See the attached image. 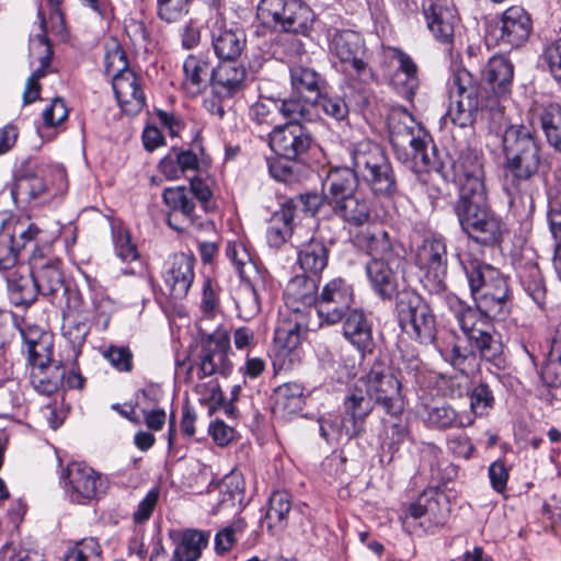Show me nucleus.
<instances>
[{
  "label": "nucleus",
  "mask_w": 561,
  "mask_h": 561,
  "mask_svg": "<svg viewBox=\"0 0 561 561\" xmlns=\"http://www.w3.org/2000/svg\"><path fill=\"white\" fill-rule=\"evenodd\" d=\"M531 30L530 15L524 8L514 5L506 9L501 20L490 27L486 38L503 49H512L522 46L528 39Z\"/></svg>",
  "instance_id": "ddd939ff"
},
{
  "label": "nucleus",
  "mask_w": 561,
  "mask_h": 561,
  "mask_svg": "<svg viewBox=\"0 0 561 561\" xmlns=\"http://www.w3.org/2000/svg\"><path fill=\"white\" fill-rule=\"evenodd\" d=\"M541 376L548 386H561V325L557 328L552 337L549 357L542 367Z\"/></svg>",
  "instance_id": "8fccbe9b"
},
{
  "label": "nucleus",
  "mask_w": 561,
  "mask_h": 561,
  "mask_svg": "<svg viewBox=\"0 0 561 561\" xmlns=\"http://www.w3.org/2000/svg\"><path fill=\"white\" fill-rule=\"evenodd\" d=\"M330 51L343 65L348 87L356 92L355 105L363 110L369 104L367 85L374 78L373 70L365 61V42L359 33L352 30L335 31L330 39Z\"/></svg>",
  "instance_id": "423d86ee"
},
{
  "label": "nucleus",
  "mask_w": 561,
  "mask_h": 561,
  "mask_svg": "<svg viewBox=\"0 0 561 561\" xmlns=\"http://www.w3.org/2000/svg\"><path fill=\"white\" fill-rule=\"evenodd\" d=\"M449 107L447 116L460 128L473 126L480 108V88L472 75L461 68L448 81Z\"/></svg>",
  "instance_id": "9d476101"
},
{
  "label": "nucleus",
  "mask_w": 561,
  "mask_h": 561,
  "mask_svg": "<svg viewBox=\"0 0 561 561\" xmlns=\"http://www.w3.org/2000/svg\"><path fill=\"white\" fill-rule=\"evenodd\" d=\"M112 237L117 255L125 262H131L138 257L136 245L130 240V234L119 222H112Z\"/></svg>",
  "instance_id": "4d7b16f0"
},
{
  "label": "nucleus",
  "mask_w": 561,
  "mask_h": 561,
  "mask_svg": "<svg viewBox=\"0 0 561 561\" xmlns=\"http://www.w3.org/2000/svg\"><path fill=\"white\" fill-rule=\"evenodd\" d=\"M396 312L401 329L421 344L436 339V320L430 305L413 290L396 295Z\"/></svg>",
  "instance_id": "0eeeda50"
},
{
  "label": "nucleus",
  "mask_w": 561,
  "mask_h": 561,
  "mask_svg": "<svg viewBox=\"0 0 561 561\" xmlns=\"http://www.w3.org/2000/svg\"><path fill=\"white\" fill-rule=\"evenodd\" d=\"M190 0H165L158 3V15L168 23L180 21L188 12Z\"/></svg>",
  "instance_id": "69168bd1"
},
{
  "label": "nucleus",
  "mask_w": 561,
  "mask_h": 561,
  "mask_svg": "<svg viewBox=\"0 0 561 561\" xmlns=\"http://www.w3.org/2000/svg\"><path fill=\"white\" fill-rule=\"evenodd\" d=\"M124 30L131 43L139 48L147 49L150 44V33L141 18L128 16L124 21Z\"/></svg>",
  "instance_id": "052dcab7"
},
{
  "label": "nucleus",
  "mask_w": 561,
  "mask_h": 561,
  "mask_svg": "<svg viewBox=\"0 0 561 561\" xmlns=\"http://www.w3.org/2000/svg\"><path fill=\"white\" fill-rule=\"evenodd\" d=\"M494 396L484 382L476 385L470 392V409L473 415L482 416L493 408Z\"/></svg>",
  "instance_id": "bf43d9fd"
},
{
  "label": "nucleus",
  "mask_w": 561,
  "mask_h": 561,
  "mask_svg": "<svg viewBox=\"0 0 561 561\" xmlns=\"http://www.w3.org/2000/svg\"><path fill=\"white\" fill-rule=\"evenodd\" d=\"M256 15L264 25L301 35L310 32L316 19L311 8L301 0H261Z\"/></svg>",
  "instance_id": "6e6552de"
},
{
  "label": "nucleus",
  "mask_w": 561,
  "mask_h": 561,
  "mask_svg": "<svg viewBox=\"0 0 561 561\" xmlns=\"http://www.w3.org/2000/svg\"><path fill=\"white\" fill-rule=\"evenodd\" d=\"M538 118L548 142L561 152V105L551 103L539 108Z\"/></svg>",
  "instance_id": "09e8293b"
},
{
  "label": "nucleus",
  "mask_w": 561,
  "mask_h": 561,
  "mask_svg": "<svg viewBox=\"0 0 561 561\" xmlns=\"http://www.w3.org/2000/svg\"><path fill=\"white\" fill-rule=\"evenodd\" d=\"M505 158L503 190L511 207L524 205L531 197V179L541 163V148L529 127L508 126L502 137Z\"/></svg>",
  "instance_id": "f257e3e1"
},
{
  "label": "nucleus",
  "mask_w": 561,
  "mask_h": 561,
  "mask_svg": "<svg viewBox=\"0 0 561 561\" xmlns=\"http://www.w3.org/2000/svg\"><path fill=\"white\" fill-rule=\"evenodd\" d=\"M388 130L389 140L397 152L410 148L412 158L420 161L424 168L428 170L438 169L434 146H432V153H430V142L425 136H421L422 130L408 112L393 111L388 117Z\"/></svg>",
  "instance_id": "1a4fd4ad"
},
{
  "label": "nucleus",
  "mask_w": 561,
  "mask_h": 561,
  "mask_svg": "<svg viewBox=\"0 0 561 561\" xmlns=\"http://www.w3.org/2000/svg\"><path fill=\"white\" fill-rule=\"evenodd\" d=\"M375 407V399L362 386L356 383L344 398V416L336 431L329 432L325 423L321 426V436L327 440L351 439L365 432L366 419Z\"/></svg>",
  "instance_id": "f8f14e48"
},
{
  "label": "nucleus",
  "mask_w": 561,
  "mask_h": 561,
  "mask_svg": "<svg viewBox=\"0 0 561 561\" xmlns=\"http://www.w3.org/2000/svg\"><path fill=\"white\" fill-rule=\"evenodd\" d=\"M364 390L375 399V404L391 416H398L403 411L401 381L390 371L389 366L377 358L369 371L357 381Z\"/></svg>",
  "instance_id": "9b49d317"
},
{
  "label": "nucleus",
  "mask_w": 561,
  "mask_h": 561,
  "mask_svg": "<svg viewBox=\"0 0 561 561\" xmlns=\"http://www.w3.org/2000/svg\"><path fill=\"white\" fill-rule=\"evenodd\" d=\"M279 118L284 117L288 122H312L317 117L314 113V102L312 99H277Z\"/></svg>",
  "instance_id": "49530a36"
},
{
  "label": "nucleus",
  "mask_w": 561,
  "mask_h": 561,
  "mask_svg": "<svg viewBox=\"0 0 561 561\" xmlns=\"http://www.w3.org/2000/svg\"><path fill=\"white\" fill-rule=\"evenodd\" d=\"M65 378L66 371L60 365H55L49 375L45 369L32 370L31 373V383L34 389L46 396L55 393Z\"/></svg>",
  "instance_id": "5fc2aeb1"
},
{
  "label": "nucleus",
  "mask_w": 561,
  "mask_h": 561,
  "mask_svg": "<svg viewBox=\"0 0 561 561\" xmlns=\"http://www.w3.org/2000/svg\"><path fill=\"white\" fill-rule=\"evenodd\" d=\"M459 261L477 306L490 318L504 319L511 300L507 279L499 270L478 259L459 256Z\"/></svg>",
  "instance_id": "20e7f679"
},
{
  "label": "nucleus",
  "mask_w": 561,
  "mask_h": 561,
  "mask_svg": "<svg viewBox=\"0 0 561 561\" xmlns=\"http://www.w3.org/2000/svg\"><path fill=\"white\" fill-rule=\"evenodd\" d=\"M541 58L551 76L561 82V36L545 46Z\"/></svg>",
  "instance_id": "338daca9"
},
{
  "label": "nucleus",
  "mask_w": 561,
  "mask_h": 561,
  "mask_svg": "<svg viewBox=\"0 0 561 561\" xmlns=\"http://www.w3.org/2000/svg\"><path fill=\"white\" fill-rule=\"evenodd\" d=\"M28 362L32 370L46 369L51 362V344L41 339L28 342Z\"/></svg>",
  "instance_id": "680f3d73"
},
{
  "label": "nucleus",
  "mask_w": 561,
  "mask_h": 561,
  "mask_svg": "<svg viewBox=\"0 0 561 561\" xmlns=\"http://www.w3.org/2000/svg\"><path fill=\"white\" fill-rule=\"evenodd\" d=\"M290 82L293 90L301 98H319L320 76L317 71L305 66H294L290 68Z\"/></svg>",
  "instance_id": "c03bdc74"
},
{
  "label": "nucleus",
  "mask_w": 561,
  "mask_h": 561,
  "mask_svg": "<svg viewBox=\"0 0 561 561\" xmlns=\"http://www.w3.org/2000/svg\"><path fill=\"white\" fill-rule=\"evenodd\" d=\"M354 291L341 277L331 279L318 295L316 309L322 323H340L353 308Z\"/></svg>",
  "instance_id": "2eb2a0df"
},
{
  "label": "nucleus",
  "mask_w": 561,
  "mask_h": 561,
  "mask_svg": "<svg viewBox=\"0 0 561 561\" xmlns=\"http://www.w3.org/2000/svg\"><path fill=\"white\" fill-rule=\"evenodd\" d=\"M293 210L290 207H284L280 213H276L266 231V239L271 247L278 248L285 243L287 236L291 231Z\"/></svg>",
  "instance_id": "603ef678"
},
{
  "label": "nucleus",
  "mask_w": 561,
  "mask_h": 561,
  "mask_svg": "<svg viewBox=\"0 0 561 561\" xmlns=\"http://www.w3.org/2000/svg\"><path fill=\"white\" fill-rule=\"evenodd\" d=\"M67 496L72 503L84 504L105 493L106 483L100 473L82 462H71L61 476Z\"/></svg>",
  "instance_id": "4468645a"
},
{
  "label": "nucleus",
  "mask_w": 561,
  "mask_h": 561,
  "mask_svg": "<svg viewBox=\"0 0 561 561\" xmlns=\"http://www.w3.org/2000/svg\"><path fill=\"white\" fill-rule=\"evenodd\" d=\"M291 508V496L285 491L274 492L270 496L268 508L265 514L270 530H282L287 524V516Z\"/></svg>",
  "instance_id": "de8ad7c7"
},
{
  "label": "nucleus",
  "mask_w": 561,
  "mask_h": 561,
  "mask_svg": "<svg viewBox=\"0 0 561 561\" xmlns=\"http://www.w3.org/2000/svg\"><path fill=\"white\" fill-rule=\"evenodd\" d=\"M119 107L127 115L138 114L146 104L139 77L135 72H125L112 83Z\"/></svg>",
  "instance_id": "bb28decb"
},
{
  "label": "nucleus",
  "mask_w": 561,
  "mask_h": 561,
  "mask_svg": "<svg viewBox=\"0 0 561 561\" xmlns=\"http://www.w3.org/2000/svg\"><path fill=\"white\" fill-rule=\"evenodd\" d=\"M400 264H390L388 261L370 260L366 265V273L373 289L383 300L391 299L398 294L397 271Z\"/></svg>",
  "instance_id": "7c9ffc66"
},
{
  "label": "nucleus",
  "mask_w": 561,
  "mask_h": 561,
  "mask_svg": "<svg viewBox=\"0 0 561 561\" xmlns=\"http://www.w3.org/2000/svg\"><path fill=\"white\" fill-rule=\"evenodd\" d=\"M417 264L433 275L436 287H440L447 274V247L442 237L423 241L416 254Z\"/></svg>",
  "instance_id": "5701e85b"
},
{
  "label": "nucleus",
  "mask_w": 561,
  "mask_h": 561,
  "mask_svg": "<svg viewBox=\"0 0 561 561\" xmlns=\"http://www.w3.org/2000/svg\"><path fill=\"white\" fill-rule=\"evenodd\" d=\"M31 273L38 294L50 296L64 288V276L58 263L51 259L44 261V253L30 255Z\"/></svg>",
  "instance_id": "a878e982"
},
{
  "label": "nucleus",
  "mask_w": 561,
  "mask_h": 561,
  "mask_svg": "<svg viewBox=\"0 0 561 561\" xmlns=\"http://www.w3.org/2000/svg\"><path fill=\"white\" fill-rule=\"evenodd\" d=\"M247 70L242 65L224 61L211 70V88L220 99H229L240 92L244 85Z\"/></svg>",
  "instance_id": "c85d7f7f"
},
{
  "label": "nucleus",
  "mask_w": 561,
  "mask_h": 561,
  "mask_svg": "<svg viewBox=\"0 0 561 561\" xmlns=\"http://www.w3.org/2000/svg\"><path fill=\"white\" fill-rule=\"evenodd\" d=\"M102 553L95 538H84L68 550L64 561H99Z\"/></svg>",
  "instance_id": "13d9d810"
},
{
  "label": "nucleus",
  "mask_w": 561,
  "mask_h": 561,
  "mask_svg": "<svg viewBox=\"0 0 561 561\" xmlns=\"http://www.w3.org/2000/svg\"><path fill=\"white\" fill-rule=\"evenodd\" d=\"M454 210L461 230L477 244L499 245L507 233V226L491 208L486 192L459 196Z\"/></svg>",
  "instance_id": "39448f33"
},
{
  "label": "nucleus",
  "mask_w": 561,
  "mask_h": 561,
  "mask_svg": "<svg viewBox=\"0 0 561 561\" xmlns=\"http://www.w3.org/2000/svg\"><path fill=\"white\" fill-rule=\"evenodd\" d=\"M9 298L15 306H30L36 300L38 290L31 271L16 270L7 276Z\"/></svg>",
  "instance_id": "f704fd0d"
},
{
  "label": "nucleus",
  "mask_w": 561,
  "mask_h": 561,
  "mask_svg": "<svg viewBox=\"0 0 561 561\" xmlns=\"http://www.w3.org/2000/svg\"><path fill=\"white\" fill-rule=\"evenodd\" d=\"M250 121L262 129L280 126L277 99L261 96L249 108Z\"/></svg>",
  "instance_id": "37998d69"
},
{
  "label": "nucleus",
  "mask_w": 561,
  "mask_h": 561,
  "mask_svg": "<svg viewBox=\"0 0 561 561\" xmlns=\"http://www.w3.org/2000/svg\"><path fill=\"white\" fill-rule=\"evenodd\" d=\"M438 352L446 363L451 365L461 374H467L468 370L471 369L477 362L476 352L460 345L459 343H454L450 346L447 345L445 347H440L438 348Z\"/></svg>",
  "instance_id": "3c124183"
},
{
  "label": "nucleus",
  "mask_w": 561,
  "mask_h": 561,
  "mask_svg": "<svg viewBox=\"0 0 561 561\" xmlns=\"http://www.w3.org/2000/svg\"><path fill=\"white\" fill-rule=\"evenodd\" d=\"M89 332L90 327L83 316L73 312L65 314L62 334L75 350L83 345Z\"/></svg>",
  "instance_id": "6e6d98bb"
},
{
  "label": "nucleus",
  "mask_w": 561,
  "mask_h": 561,
  "mask_svg": "<svg viewBox=\"0 0 561 561\" xmlns=\"http://www.w3.org/2000/svg\"><path fill=\"white\" fill-rule=\"evenodd\" d=\"M304 389L299 383L288 382L278 386L273 394V409L274 411L293 414L302 409Z\"/></svg>",
  "instance_id": "a19ab883"
},
{
  "label": "nucleus",
  "mask_w": 561,
  "mask_h": 561,
  "mask_svg": "<svg viewBox=\"0 0 561 561\" xmlns=\"http://www.w3.org/2000/svg\"><path fill=\"white\" fill-rule=\"evenodd\" d=\"M388 58L398 62V69L391 78L392 84L400 89L405 99H412L419 87L416 64L408 54L396 47L388 49Z\"/></svg>",
  "instance_id": "c756f323"
},
{
  "label": "nucleus",
  "mask_w": 561,
  "mask_h": 561,
  "mask_svg": "<svg viewBox=\"0 0 561 561\" xmlns=\"http://www.w3.org/2000/svg\"><path fill=\"white\" fill-rule=\"evenodd\" d=\"M230 337L227 332L217 330L203 337L197 355L199 379L219 374L228 376L232 369L229 359Z\"/></svg>",
  "instance_id": "dca6fc26"
},
{
  "label": "nucleus",
  "mask_w": 561,
  "mask_h": 561,
  "mask_svg": "<svg viewBox=\"0 0 561 561\" xmlns=\"http://www.w3.org/2000/svg\"><path fill=\"white\" fill-rule=\"evenodd\" d=\"M514 76L513 65L503 56H493L481 70V82L496 96L508 92Z\"/></svg>",
  "instance_id": "2f4dec72"
},
{
  "label": "nucleus",
  "mask_w": 561,
  "mask_h": 561,
  "mask_svg": "<svg viewBox=\"0 0 561 561\" xmlns=\"http://www.w3.org/2000/svg\"><path fill=\"white\" fill-rule=\"evenodd\" d=\"M453 172L460 186L459 196L486 192L482 157L476 150L461 151L453 162Z\"/></svg>",
  "instance_id": "aec40b11"
},
{
  "label": "nucleus",
  "mask_w": 561,
  "mask_h": 561,
  "mask_svg": "<svg viewBox=\"0 0 561 561\" xmlns=\"http://www.w3.org/2000/svg\"><path fill=\"white\" fill-rule=\"evenodd\" d=\"M304 333V317L299 312H282L274 333L277 354L290 355L300 345Z\"/></svg>",
  "instance_id": "393cba45"
},
{
  "label": "nucleus",
  "mask_w": 561,
  "mask_h": 561,
  "mask_svg": "<svg viewBox=\"0 0 561 561\" xmlns=\"http://www.w3.org/2000/svg\"><path fill=\"white\" fill-rule=\"evenodd\" d=\"M474 416L470 413H457L449 405H435L428 409L427 422L440 428L466 427L473 423Z\"/></svg>",
  "instance_id": "a18cd8bd"
},
{
  "label": "nucleus",
  "mask_w": 561,
  "mask_h": 561,
  "mask_svg": "<svg viewBox=\"0 0 561 561\" xmlns=\"http://www.w3.org/2000/svg\"><path fill=\"white\" fill-rule=\"evenodd\" d=\"M426 26L433 37L451 50L455 38V27L458 18L455 10L433 0H425L422 4Z\"/></svg>",
  "instance_id": "412c9836"
},
{
  "label": "nucleus",
  "mask_w": 561,
  "mask_h": 561,
  "mask_svg": "<svg viewBox=\"0 0 561 561\" xmlns=\"http://www.w3.org/2000/svg\"><path fill=\"white\" fill-rule=\"evenodd\" d=\"M449 309L467 339L481 330L486 324L484 318H489L479 306L470 307L457 297L449 299Z\"/></svg>",
  "instance_id": "c9c22d12"
},
{
  "label": "nucleus",
  "mask_w": 561,
  "mask_h": 561,
  "mask_svg": "<svg viewBox=\"0 0 561 561\" xmlns=\"http://www.w3.org/2000/svg\"><path fill=\"white\" fill-rule=\"evenodd\" d=\"M245 526V522L243 519H239L218 531L215 537V548L217 552L225 553L229 551L237 541V535L242 534Z\"/></svg>",
  "instance_id": "0e129e2a"
},
{
  "label": "nucleus",
  "mask_w": 561,
  "mask_h": 561,
  "mask_svg": "<svg viewBox=\"0 0 561 561\" xmlns=\"http://www.w3.org/2000/svg\"><path fill=\"white\" fill-rule=\"evenodd\" d=\"M343 336L365 357L375 348L373 328L362 309L354 308L343 318Z\"/></svg>",
  "instance_id": "b1692460"
},
{
  "label": "nucleus",
  "mask_w": 561,
  "mask_h": 561,
  "mask_svg": "<svg viewBox=\"0 0 561 561\" xmlns=\"http://www.w3.org/2000/svg\"><path fill=\"white\" fill-rule=\"evenodd\" d=\"M325 199L333 216L347 227L359 228L373 219L371 199L357 191L355 178L346 169H332L328 173Z\"/></svg>",
  "instance_id": "7ed1b4c3"
},
{
  "label": "nucleus",
  "mask_w": 561,
  "mask_h": 561,
  "mask_svg": "<svg viewBox=\"0 0 561 561\" xmlns=\"http://www.w3.org/2000/svg\"><path fill=\"white\" fill-rule=\"evenodd\" d=\"M162 198L170 209L168 216V225L176 230L182 231L185 227L179 226L175 220L181 215L187 225L195 224V203L192 192L185 186L167 187L163 190Z\"/></svg>",
  "instance_id": "cd10ccee"
},
{
  "label": "nucleus",
  "mask_w": 561,
  "mask_h": 561,
  "mask_svg": "<svg viewBox=\"0 0 561 561\" xmlns=\"http://www.w3.org/2000/svg\"><path fill=\"white\" fill-rule=\"evenodd\" d=\"M194 264L188 254H173L164 264L162 293L174 300L184 299L194 280Z\"/></svg>",
  "instance_id": "a211bd4d"
},
{
  "label": "nucleus",
  "mask_w": 561,
  "mask_h": 561,
  "mask_svg": "<svg viewBox=\"0 0 561 561\" xmlns=\"http://www.w3.org/2000/svg\"><path fill=\"white\" fill-rule=\"evenodd\" d=\"M470 345L476 348L480 356L496 366L503 364V345L502 342L492 335L486 329L482 328L474 334H470L467 339Z\"/></svg>",
  "instance_id": "79ce46f5"
},
{
  "label": "nucleus",
  "mask_w": 561,
  "mask_h": 561,
  "mask_svg": "<svg viewBox=\"0 0 561 561\" xmlns=\"http://www.w3.org/2000/svg\"><path fill=\"white\" fill-rule=\"evenodd\" d=\"M329 250L323 241L311 238L298 252L300 267L310 274L321 273L328 265Z\"/></svg>",
  "instance_id": "58836bf2"
},
{
  "label": "nucleus",
  "mask_w": 561,
  "mask_h": 561,
  "mask_svg": "<svg viewBox=\"0 0 561 561\" xmlns=\"http://www.w3.org/2000/svg\"><path fill=\"white\" fill-rule=\"evenodd\" d=\"M104 68L105 73L112 78V83L114 79L121 78L125 72H134L128 68L125 50L116 41L106 44Z\"/></svg>",
  "instance_id": "864d4df0"
},
{
  "label": "nucleus",
  "mask_w": 561,
  "mask_h": 561,
  "mask_svg": "<svg viewBox=\"0 0 561 561\" xmlns=\"http://www.w3.org/2000/svg\"><path fill=\"white\" fill-rule=\"evenodd\" d=\"M11 194L15 203L38 204L49 197L48 185L38 174H21L16 178Z\"/></svg>",
  "instance_id": "72a5a7b5"
},
{
  "label": "nucleus",
  "mask_w": 561,
  "mask_h": 561,
  "mask_svg": "<svg viewBox=\"0 0 561 561\" xmlns=\"http://www.w3.org/2000/svg\"><path fill=\"white\" fill-rule=\"evenodd\" d=\"M318 295L317 280L307 275H296L293 277L284 293L286 304L294 312H299L300 306H316Z\"/></svg>",
  "instance_id": "473e14b6"
},
{
  "label": "nucleus",
  "mask_w": 561,
  "mask_h": 561,
  "mask_svg": "<svg viewBox=\"0 0 561 561\" xmlns=\"http://www.w3.org/2000/svg\"><path fill=\"white\" fill-rule=\"evenodd\" d=\"M209 535L199 530H186L175 546L174 561H197L208 545Z\"/></svg>",
  "instance_id": "ea45409f"
},
{
  "label": "nucleus",
  "mask_w": 561,
  "mask_h": 561,
  "mask_svg": "<svg viewBox=\"0 0 561 561\" xmlns=\"http://www.w3.org/2000/svg\"><path fill=\"white\" fill-rule=\"evenodd\" d=\"M354 242L371 260L388 261L390 264H401L402 262L399 245L383 229L362 231L355 237Z\"/></svg>",
  "instance_id": "4be33fe9"
},
{
  "label": "nucleus",
  "mask_w": 561,
  "mask_h": 561,
  "mask_svg": "<svg viewBox=\"0 0 561 561\" xmlns=\"http://www.w3.org/2000/svg\"><path fill=\"white\" fill-rule=\"evenodd\" d=\"M211 70L206 58L190 55L183 62L184 89L193 95L201 93L208 78L211 79Z\"/></svg>",
  "instance_id": "e433bc0d"
},
{
  "label": "nucleus",
  "mask_w": 561,
  "mask_h": 561,
  "mask_svg": "<svg viewBox=\"0 0 561 561\" xmlns=\"http://www.w3.org/2000/svg\"><path fill=\"white\" fill-rule=\"evenodd\" d=\"M103 356L118 371L130 373L133 370V354L125 346H110Z\"/></svg>",
  "instance_id": "774afa93"
},
{
  "label": "nucleus",
  "mask_w": 561,
  "mask_h": 561,
  "mask_svg": "<svg viewBox=\"0 0 561 561\" xmlns=\"http://www.w3.org/2000/svg\"><path fill=\"white\" fill-rule=\"evenodd\" d=\"M268 142L271 149L278 157L286 160H296L308 151L312 137L301 123L287 122L274 127L268 133Z\"/></svg>",
  "instance_id": "f3484780"
},
{
  "label": "nucleus",
  "mask_w": 561,
  "mask_h": 561,
  "mask_svg": "<svg viewBox=\"0 0 561 561\" xmlns=\"http://www.w3.org/2000/svg\"><path fill=\"white\" fill-rule=\"evenodd\" d=\"M43 234L44 230L37 222L33 221L30 217H21L16 218L13 229H11L10 241L20 253L30 245L33 247L32 253L36 251L38 255L43 253V251L38 249V243L43 239Z\"/></svg>",
  "instance_id": "4c0bfd02"
},
{
  "label": "nucleus",
  "mask_w": 561,
  "mask_h": 561,
  "mask_svg": "<svg viewBox=\"0 0 561 561\" xmlns=\"http://www.w3.org/2000/svg\"><path fill=\"white\" fill-rule=\"evenodd\" d=\"M208 23L215 54L224 61H234L245 47L243 31L228 26L220 11Z\"/></svg>",
  "instance_id": "6ab92c4d"
},
{
  "label": "nucleus",
  "mask_w": 561,
  "mask_h": 561,
  "mask_svg": "<svg viewBox=\"0 0 561 561\" xmlns=\"http://www.w3.org/2000/svg\"><path fill=\"white\" fill-rule=\"evenodd\" d=\"M346 163L340 169L348 170L356 185L363 181L375 195L391 197L398 192L397 179L392 165L378 144L364 139L351 144L346 149Z\"/></svg>",
  "instance_id": "f03ea898"
},
{
  "label": "nucleus",
  "mask_w": 561,
  "mask_h": 561,
  "mask_svg": "<svg viewBox=\"0 0 561 561\" xmlns=\"http://www.w3.org/2000/svg\"><path fill=\"white\" fill-rule=\"evenodd\" d=\"M312 101L314 102V113H317L318 108H322L327 115L336 121H343L348 115V106L344 100L339 96L320 94L319 98H312Z\"/></svg>",
  "instance_id": "e2e57ef3"
}]
</instances>
